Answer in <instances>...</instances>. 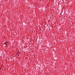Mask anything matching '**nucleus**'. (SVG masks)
Masks as SVG:
<instances>
[{
    "mask_svg": "<svg viewBox=\"0 0 75 75\" xmlns=\"http://www.w3.org/2000/svg\"><path fill=\"white\" fill-rule=\"evenodd\" d=\"M18 53L19 54V52H18Z\"/></svg>",
    "mask_w": 75,
    "mask_h": 75,
    "instance_id": "nucleus-2",
    "label": "nucleus"
},
{
    "mask_svg": "<svg viewBox=\"0 0 75 75\" xmlns=\"http://www.w3.org/2000/svg\"><path fill=\"white\" fill-rule=\"evenodd\" d=\"M4 45H5V46L6 47V43H5Z\"/></svg>",
    "mask_w": 75,
    "mask_h": 75,
    "instance_id": "nucleus-1",
    "label": "nucleus"
}]
</instances>
